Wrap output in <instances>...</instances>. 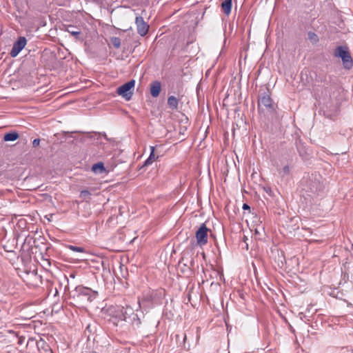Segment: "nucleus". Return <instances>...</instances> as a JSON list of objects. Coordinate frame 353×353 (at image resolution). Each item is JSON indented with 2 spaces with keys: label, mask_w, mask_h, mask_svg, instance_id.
I'll list each match as a JSON object with an SVG mask.
<instances>
[{
  "label": "nucleus",
  "mask_w": 353,
  "mask_h": 353,
  "mask_svg": "<svg viewBox=\"0 0 353 353\" xmlns=\"http://www.w3.org/2000/svg\"><path fill=\"white\" fill-rule=\"evenodd\" d=\"M111 42L115 48H119L121 46V39L119 37H112Z\"/></svg>",
  "instance_id": "20"
},
{
  "label": "nucleus",
  "mask_w": 353,
  "mask_h": 353,
  "mask_svg": "<svg viewBox=\"0 0 353 353\" xmlns=\"http://www.w3.org/2000/svg\"><path fill=\"white\" fill-rule=\"evenodd\" d=\"M184 259L182 258V260L179 261V265H181V264H183V261ZM183 265L185 267H187L188 269H190V267L188 266L186 263H183Z\"/></svg>",
  "instance_id": "24"
},
{
  "label": "nucleus",
  "mask_w": 353,
  "mask_h": 353,
  "mask_svg": "<svg viewBox=\"0 0 353 353\" xmlns=\"http://www.w3.org/2000/svg\"><path fill=\"white\" fill-rule=\"evenodd\" d=\"M19 137V135L17 132H11L4 135L3 140L5 141H14L18 139Z\"/></svg>",
  "instance_id": "13"
},
{
  "label": "nucleus",
  "mask_w": 353,
  "mask_h": 353,
  "mask_svg": "<svg viewBox=\"0 0 353 353\" xmlns=\"http://www.w3.org/2000/svg\"><path fill=\"white\" fill-rule=\"evenodd\" d=\"M168 105L173 110L178 109L179 99L174 96H170L168 99Z\"/></svg>",
  "instance_id": "12"
},
{
  "label": "nucleus",
  "mask_w": 353,
  "mask_h": 353,
  "mask_svg": "<svg viewBox=\"0 0 353 353\" xmlns=\"http://www.w3.org/2000/svg\"><path fill=\"white\" fill-rule=\"evenodd\" d=\"M128 323L136 326H139L141 324V320L138 315L134 313V311L133 312V314L130 316V319Z\"/></svg>",
  "instance_id": "14"
},
{
  "label": "nucleus",
  "mask_w": 353,
  "mask_h": 353,
  "mask_svg": "<svg viewBox=\"0 0 353 353\" xmlns=\"http://www.w3.org/2000/svg\"><path fill=\"white\" fill-rule=\"evenodd\" d=\"M150 150H151L150 154L144 163L145 166H148V165L152 164V162L155 160L154 147L150 146Z\"/></svg>",
  "instance_id": "17"
},
{
  "label": "nucleus",
  "mask_w": 353,
  "mask_h": 353,
  "mask_svg": "<svg viewBox=\"0 0 353 353\" xmlns=\"http://www.w3.org/2000/svg\"><path fill=\"white\" fill-rule=\"evenodd\" d=\"M259 108L265 107L268 110H274V104L272 98L268 92L261 94L258 99Z\"/></svg>",
  "instance_id": "5"
},
{
  "label": "nucleus",
  "mask_w": 353,
  "mask_h": 353,
  "mask_svg": "<svg viewBox=\"0 0 353 353\" xmlns=\"http://www.w3.org/2000/svg\"><path fill=\"white\" fill-rule=\"evenodd\" d=\"M264 190L268 194H269L270 195L271 194L272 190L270 188H265Z\"/></svg>",
  "instance_id": "25"
},
{
  "label": "nucleus",
  "mask_w": 353,
  "mask_h": 353,
  "mask_svg": "<svg viewBox=\"0 0 353 353\" xmlns=\"http://www.w3.org/2000/svg\"><path fill=\"white\" fill-rule=\"evenodd\" d=\"M135 23L137 25V32L141 36H145L149 30V26L143 20V18L140 16H137L135 19Z\"/></svg>",
  "instance_id": "8"
},
{
  "label": "nucleus",
  "mask_w": 353,
  "mask_h": 353,
  "mask_svg": "<svg viewBox=\"0 0 353 353\" xmlns=\"http://www.w3.org/2000/svg\"><path fill=\"white\" fill-rule=\"evenodd\" d=\"M22 343H23V339H19V343L21 344Z\"/></svg>",
  "instance_id": "27"
},
{
  "label": "nucleus",
  "mask_w": 353,
  "mask_h": 353,
  "mask_svg": "<svg viewBox=\"0 0 353 353\" xmlns=\"http://www.w3.org/2000/svg\"><path fill=\"white\" fill-rule=\"evenodd\" d=\"M335 57L341 58L345 69L350 70L353 67V59L349 49L345 46H337L333 52Z\"/></svg>",
  "instance_id": "2"
},
{
  "label": "nucleus",
  "mask_w": 353,
  "mask_h": 353,
  "mask_svg": "<svg viewBox=\"0 0 353 353\" xmlns=\"http://www.w3.org/2000/svg\"><path fill=\"white\" fill-rule=\"evenodd\" d=\"M122 312L123 313L122 321L128 322L130 316L133 314L134 309L130 306L126 305V307H123Z\"/></svg>",
  "instance_id": "10"
},
{
  "label": "nucleus",
  "mask_w": 353,
  "mask_h": 353,
  "mask_svg": "<svg viewBox=\"0 0 353 353\" xmlns=\"http://www.w3.org/2000/svg\"><path fill=\"white\" fill-rule=\"evenodd\" d=\"M68 248L70 250L74 251V252H84V249L81 247H77V246L70 245L68 246Z\"/></svg>",
  "instance_id": "21"
},
{
  "label": "nucleus",
  "mask_w": 353,
  "mask_h": 353,
  "mask_svg": "<svg viewBox=\"0 0 353 353\" xmlns=\"http://www.w3.org/2000/svg\"><path fill=\"white\" fill-rule=\"evenodd\" d=\"M91 193L86 190H82L80 192V197L83 200H87L90 198Z\"/></svg>",
  "instance_id": "19"
},
{
  "label": "nucleus",
  "mask_w": 353,
  "mask_h": 353,
  "mask_svg": "<svg viewBox=\"0 0 353 353\" xmlns=\"http://www.w3.org/2000/svg\"><path fill=\"white\" fill-rule=\"evenodd\" d=\"M40 143V139H35L32 141V145L33 147H37Z\"/></svg>",
  "instance_id": "23"
},
{
  "label": "nucleus",
  "mask_w": 353,
  "mask_h": 353,
  "mask_svg": "<svg viewBox=\"0 0 353 353\" xmlns=\"http://www.w3.org/2000/svg\"><path fill=\"white\" fill-rule=\"evenodd\" d=\"M307 37L310 42L313 44L317 43L319 41L318 35L313 32H309L307 33Z\"/></svg>",
  "instance_id": "18"
},
{
  "label": "nucleus",
  "mask_w": 353,
  "mask_h": 353,
  "mask_svg": "<svg viewBox=\"0 0 353 353\" xmlns=\"http://www.w3.org/2000/svg\"><path fill=\"white\" fill-rule=\"evenodd\" d=\"M283 172L284 174V175H289L290 174V167L288 165H285L283 168Z\"/></svg>",
  "instance_id": "22"
},
{
  "label": "nucleus",
  "mask_w": 353,
  "mask_h": 353,
  "mask_svg": "<svg viewBox=\"0 0 353 353\" xmlns=\"http://www.w3.org/2000/svg\"><path fill=\"white\" fill-rule=\"evenodd\" d=\"M161 85L158 81L152 82L150 86V94L153 97H157L161 92Z\"/></svg>",
  "instance_id": "9"
},
{
  "label": "nucleus",
  "mask_w": 353,
  "mask_h": 353,
  "mask_svg": "<svg viewBox=\"0 0 353 353\" xmlns=\"http://www.w3.org/2000/svg\"><path fill=\"white\" fill-rule=\"evenodd\" d=\"M123 306H111L108 309L109 314L112 316L114 323L117 325L119 321H122L123 313L122 312Z\"/></svg>",
  "instance_id": "7"
},
{
  "label": "nucleus",
  "mask_w": 353,
  "mask_h": 353,
  "mask_svg": "<svg viewBox=\"0 0 353 353\" xmlns=\"http://www.w3.org/2000/svg\"><path fill=\"white\" fill-rule=\"evenodd\" d=\"M135 85L134 80H130L128 82L124 83L123 85L119 87L117 90V93L122 96L126 100H130L132 96V91Z\"/></svg>",
  "instance_id": "3"
},
{
  "label": "nucleus",
  "mask_w": 353,
  "mask_h": 353,
  "mask_svg": "<svg viewBox=\"0 0 353 353\" xmlns=\"http://www.w3.org/2000/svg\"><path fill=\"white\" fill-rule=\"evenodd\" d=\"M232 0H224L221 3L223 12L228 16L231 12Z\"/></svg>",
  "instance_id": "11"
},
{
  "label": "nucleus",
  "mask_w": 353,
  "mask_h": 353,
  "mask_svg": "<svg viewBox=\"0 0 353 353\" xmlns=\"http://www.w3.org/2000/svg\"><path fill=\"white\" fill-rule=\"evenodd\" d=\"M66 31L69 32L71 35L75 37V39H78L79 38V35L81 32L77 30V28L74 26H68L66 29Z\"/></svg>",
  "instance_id": "16"
},
{
  "label": "nucleus",
  "mask_w": 353,
  "mask_h": 353,
  "mask_svg": "<svg viewBox=\"0 0 353 353\" xmlns=\"http://www.w3.org/2000/svg\"><path fill=\"white\" fill-rule=\"evenodd\" d=\"M209 229L205 223H202L198 230L196 232V239L198 245H204L208 243V232Z\"/></svg>",
  "instance_id": "4"
},
{
  "label": "nucleus",
  "mask_w": 353,
  "mask_h": 353,
  "mask_svg": "<svg viewBox=\"0 0 353 353\" xmlns=\"http://www.w3.org/2000/svg\"><path fill=\"white\" fill-rule=\"evenodd\" d=\"M243 210H248V209H250V206L246 204V203H244L243 205Z\"/></svg>",
  "instance_id": "26"
},
{
  "label": "nucleus",
  "mask_w": 353,
  "mask_h": 353,
  "mask_svg": "<svg viewBox=\"0 0 353 353\" xmlns=\"http://www.w3.org/2000/svg\"><path fill=\"white\" fill-rule=\"evenodd\" d=\"M97 292L83 286H77L70 293V297L80 307H83L87 303L92 301L97 297Z\"/></svg>",
  "instance_id": "1"
},
{
  "label": "nucleus",
  "mask_w": 353,
  "mask_h": 353,
  "mask_svg": "<svg viewBox=\"0 0 353 353\" xmlns=\"http://www.w3.org/2000/svg\"><path fill=\"white\" fill-rule=\"evenodd\" d=\"M103 136L106 139H108V138H107V136H106V134H105V133H103Z\"/></svg>",
  "instance_id": "28"
},
{
  "label": "nucleus",
  "mask_w": 353,
  "mask_h": 353,
  "mask_svg": "<svg viewBox=\"0 0 353 353\" xmlns=\"http://www.w3.org/2000/svg\"><path fill=\"white\" fill-rule=\"evenodd\" d=\"M92 170L95 173H102L103 171H105L103 163L99 162L94 164L92 167Z\"/></svg>",
  "instance_id": "15"
},
{
  "label": "nucleus",
  "mask_w": 353,
  "mask_h": 353,
  "mask_svg": "<svg viewBox=\"0 0 353 353\" xmlns=\"http://www.w3.org/2000/svg\"><path fill=\"white\" fill-rule=\"evenodd\" d=\"M185 339H186V335L184 334V341L185 340Z\"/></svg>",
  "instance_id": "30"
},
{
  "label": "nucleus",
  "mask_w": 353,
  "mask_h": 353,
  "mask_svg": "<svg viewBox=\"0 0 353 353\" xmlns=\"http://www.w3.org/2000/svg\"><path fill=\"white\" fill-rule=\"evenodd\" d=\"M27 40L24 37H19L17 41L13 44L12 48L10 52L11 57H16L19 53L25 48Z\"/></svg>",
  "instance_id": "6"
},
{
  "label": "nucleus",
  "mask_w": 353,
  "mask_h": 353,
  "mask_svg": "<svg viewBox=\"0 0 353 353\" xmlns=\"http://www.w3.org/2000/svg\"><path fill=\"white\" fill-rule=\"evenodd\" d=\"M193 263H194L193 261H190V265H191V266H192V265H193Z\"/></svg>",
  "instance_id": "29"
}]
</instances>
